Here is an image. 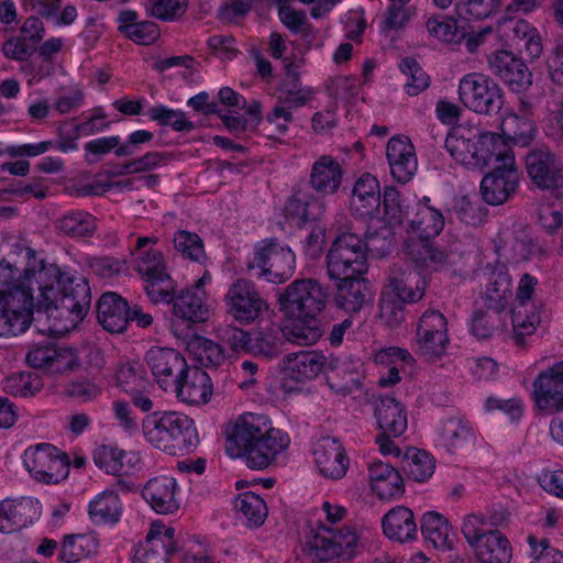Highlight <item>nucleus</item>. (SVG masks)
<instances>
[{
  "mask_svg": "<svg viewBox=\"0 0 563 563\" xmlns=\"http://www.w3.org/2000/svg\"><path fill=\"white\" fill-rule=\"evenodd\" d=\"M280 374L283 376L282 387L285 391L290 393L297 390L299 385H303L317 379L320 375L331 369L333 376L329 377L330 384L333 383L334 376H339L341 372L346 375V382L339 389L347 390L356 383V374L346 372L344 365H333L328 356L318 350H301L298 352L287 353L279 363Z\"/></svg>",
  "mask_w": 563,
  "mask_h": 563,
  "instance_id": "obj_7",
  "label": "nucleus"
},
{
  "mask_svg": "<svg viewBox=\"0 0 563 563\" xmlns=\"http://www.w3.org/2000/svg\"><path fill=\"white\" fill-rule=\"evenodd\" d=\"M501 7V0H457L456 15L464 21H479L489 18Z\"/></svg>",
  "mask_w": 563,
  "mask_h": 563,
  "instance_id": "obj_53",
  "label": "nucleus"
},
{
  "mask_svg": "<svg viewBox=\"0 0 563 563\" xmlns=\"http://www.w3.org/2000/svg\"><path fill=\"white\" fill-rule=\"evenodd\" d=\"M3 388L8 394L14 397L27 398L42 390L43 382L35 373L20 372L7 377Z\"/></svg>",
  "mask_w": 563,
  "mask_h": 563,
  "instance_id": "obj_50",
  "label": "nucleus"
},
{
  "mask_svg": "<svg viewBox=\"0 0 563 563\" xmlns=\"http://www.w3.org/2000/svg\"><path fill=\"white\" fill-rule=\"evenodd\" d=\"M483 298L492 309H503L512 297V283L505 266L497 265L487 273Z\"/></svg>",
  "mask_w": 563,
  "mask_h": 563,
  "instance_id": "obj_38",
  "label": "nucleus"
},
{
  "mask_svg": "<svg viewBox=\"0 0 563 563\" xmlns=\"http://www.w3.org/2000/svg\"><path fill=\"white\" fill-rule=\"evenodd\" d=\"M212 280L211 274L205 271L202 276L190 288L183 289L173 300L174 318L190 328L205 323L210 319L211 307L208 294L203 289Z\"/></svg>",
  "mask_w": 563,
  "mask_h": 563,
  "instance_id": "obj_17",
  "label": "nucleus"
},
{
  "mask_svg": "<svg viewBox=\"0 0 563 563\" xmlns=\"http://www.w3.org/2000/svg\"><path fill=\"white\" fill-rule=\"evenodd\" d=\"M437 435L438 443L450 453L474 448L478 439L473 424L461 415L440 421Z\"/></svg>",
  "mask_w": 563,
  "mask_h": 563,
  "instance_id": "obj_27",
  "label": "nucleus"
},
{
  "mask_svg": "<svg viewBox=\"0 0 563 563\" xmlns=\"http://www.w3.org/2000/svg\"><path fill=\"white\" fill-rule=\"evenodd\" d=\"M374 239L367 242L354 233H343L331 244L327 254L330 279L364 276L367 272L366 254L373 249Z\"/></svg>",
  "mask_w": 563,
  "mask_h": 563,
  "instance_id": "obj_8",
  "label": "nucleus"
},
{
  "mask_svg": "<svg viewBox=\"0 0 563 563\" xmlns=\"http://www.w3.org/2000/svg\"><path fill=\"white\" fill-rule=\"evenodd\" d=\"M383 197L380 184L376 176L364 173L354 183L350 199L352 213L360 218L373 219L379 213Z\"/></svg>",
  "mask_w": 563,
  "mask_h": 563,
  "instance_id": "obj_30",
  "label": "nucleus"
},
{
  "mask_svg": "<svg viewBox=\"0 0 563 563\" xmlns=\"http://www.w3.org/2000/svg\"><path fill=\"white\" fill-rule=\"evenodd\" d=\"M444 145L452 159L470 170L482 172L500 157L499 154H505V145L497 132L481 125L453 126Z\"/></svg>",
  "mask_w": 563,
  "mask_h": 563,
  "instance_id": "obj_4",
  "label": "nucleus"
},
{
  "mask_svg": "<svg viewBox=\"0 0 563 563\" xmlns=\"http://www.w3.org/2000/svg\"><path fill=\"white\" fill-rule=\"evenodd\" d=\"M382 530L394 542L407 543L418 537V527L413 511L405 506H395L382 518Z\"/></svg>",
  "mask_w": 563,
  "mask_h": 563,
  "instance_id": "obj_32",
  "label": "nucleus"
},
{
  "mask_svg": "<svg viewBox=\"0 0 563 563\" xmlns=\"http://www.w3.org/2000/svg\"><path fill=\"white\" fill-rule=\"evenodd\" d=\"M176 386L169 391L186 404L200 406L210 401L213 395V385L210 376L199 367L186 366V371L177 379Z\"/></svg>",
  "mask_w": 563,
  "mask_h": 563,
  "instance_id": "obj_28",
  "label": "nucleus"
},
{
  "mask_svg": "<svg viewBox=\"0 0 563 563\" xmlns=\"http://www.w3.org/2000/svg\"><path fill=\"white\" fill-rule=\"evenodd\" d=\"M488 64L490 70L512 91H525L532 84V74L527 65L509 51H496Z\"/></svg>",
  "mask_w": 563,
  "mask_h": 563,
  "instance_id": "obj_26",
  "label": "nucleus"
},
{
  "mask_svg": "<svg viewBox=\"0 0 563 563\" xmlns=\"http://www.w3.org/2000/svg\"><path fill=\"white\" fill-rule=\"evenodd\" d=\"M416 352L429 363L441 360L450 345L448 320L438 310H426L416 329Z\"/></svg>",
  "mask_w": 563,
  "mask_h": 563,
  "instance_id": "obj_12",
  "label": "nucleus"
},
{
  "mask_svg": "<svg viewBox=\"0 0 563 563\" xmlns=\"http://www.w3.org/2000/svg\"><path fill=\"white\" fill-rule=\"evenodd\" d=\"M504 91L490 77L471 73L464 75L459 82V99L470 111L493 115L504 106Z\"/></svg>",
  "mask_w": 563,
  "mask_h": 563,
  "instance_id": "obj_11",
  "label": "nucleus"
},
{
  "mask_svg": "<svg viewBox=\"0 0 563 563\" xmlns=\"http://www.w3.org/2000/svg\"><path fill=\"white\" fill-rule=\"evenodd\" d=\"M444 227L442 213L424 202L416 207L408 219L407 239L402 253L421 268H438L444 262V254L432 247L431 240Z\"/></svg>",
  "mask_w": 563,
  "mask_h": 563,
  "instance_id": "obj_6",
  "label": "nucleus"
},
{
  "mask_svg": "<svg viewBox=\"0 0 563 563\" xmlns=\"http://www.w3.org/2000/svg\"><path fill=\"white\" fill-rule=\"evenodd\" d=\"M461 531L466 542L472 548L475 543L479 542L483 537L496 530L488 527V522L484 516L470 514L463 519Z\"/></svg>",
  "mask_w": 563,
  "mask_h": 563,
  "instance_id": "obj_64",
  "label": "nucleus"
},
{
  "mask_svg": "<svg viewBox=\"0 0 563 563\" xmlns=\"http://www.w3.org/2000/svg\"><path fill=\"white\" fill-rule=\"evenodd\" d=\"M343 175L342 163L336 157L324 154L312 163L309 184L316 192L322 196H331L341 188Z\"/></svg>",
  "mask_w": 563,
  "mask_h": 563,
  "instance_id": "obj_31",
  "label": "nucleus"
},
{
  "mask_svg": "<svg viewBox=\"0 0 563 563\" xmlns=\"http://www.w3.org/2000/svg\"><path fill=\"white\" fill-rule=\"evenodd\" d=\"M42 505L34 497L5 498L0 501V532L24 529L40 519Z\"/></svg>",
  "mask_w": 563,
  "mask_h": 563,
  "instance_id": "obj_23",
  "label": "nucleus"
},
{
  "mask_svg": "<svg viewBox=\"0 0 563 563\" xmlns=\"http://www.w3.org/2000/svg\"><path fill=\"white\" fill-rule=\"evenodd\" d=\"M386 158L394 180L407 184L413 178L418 169V158L408 136L397 134L390 137L386 145Z\"/></svg>",
  "mask_w": 563,
  "mask_h": 563,
  "instance_id": "obj_25",
  "label": "nucleus"
},
{
  "mask_svg": "<svg viewBox=\"0 0 563 563\" xmlns=\"http://www.w3.org/2000/svg\"><path fill=\"white\" fill-rule=\"evenodd\" d=\"M378 428L386 434L400 437L408 428V410L394 397H383L375 406Z\"/></svg>",
  "mask_w": 563,
  "mask_h": 563,
  "instance_id": "obj_34",
  "label": "nucleus"
},
{
  "mask_svg": "<svg viewBox=\"0 0 563 563\" xmlns=\"http://www.w3.org/2000/svg\"><path fill=\"white\" fill-rule=\"evenodd\" d=\"M499 155L500 157L489 166L492 170L481 181L483 199L493 206L506 202L519 186V173L515 155L507 153Z\"/></svg>",
  "mask_w": 563,
  "mask_h": 563,
  "instance_id": "obj_14",
  "label": "nucleus"
},
{
  "mask_svg": "<svg viewBox=\"0 0 563 563\" xmlns=\"http://www.w3.org/2000/svg\"><path fill=\"white\" fill-rule=\"evenodd\" d=\"M530 563H563V553L552 547L547 539L528 537Z\"/></svg>",
  "mask_w": 563,
  "mask_h": 563,
  "instance_id": "obj_63",
  "label": "nucleus"
},
{
  "mask_svg": "<svg viewBox=\"0 0 563 563\" xmlns=\"http://www.w3.org/2000/svg\"><path fill=\"white\" fill-rule=\"evenodd\" d=\"M152 549L166 550L167 553L176 552L175 530L161 520L151 523L146 539L142 544Z\"/></svg>",
  "mask_w": 563,
  "mask_h": 563,
  "instance_id": "obj_57",
  "label": "nucleus"
},
{
  "mask_svg": "<svg viewBox=\"0 0 563 563\" xmlns=\"http://www.w3.org/2000/svg\"><path fill=\"white\" fill-rule=\"evenodd\" d=\"M22 461L31 477L41 483L57 484L69 473L67 456L49 443L26 448Z\"/></svg>",
  "mask_w": 563,
  "mask_h": 563,
  "instance_id": "obj_13",
  "label": "nucleus"
},
{
  "mask_svg": "<svg viewBox=\"0 0 563 563\" xmlns=\"http://www.w3.org/2000/svg\"><path fill=\"white\" fill-rule=\"evenodd\" d=\"M145 362L154 379L165 391L176 386L177 379L188 365L179 352L161 346H152L146 352Z\"/></svg>",
  "mask_w": 563,
  "mask_h": 563,
  "instance_id": "obj_21",
  "label": "nucleus"
},
{
  "mask_svg": "<svg viewBox=\"0 0 563 563\" xmlns=\"http://www.w3.org/2000/svg\"><path fill=\"white\" fill-rule=\"evenodd\" d=\"M147 115L159 125L170 126L177 132H187L194 129L192 122L187 119L184 111L170 109L163 104L152 107Z\"/></svg>",
  "mask_w": 563,
  "mask_h": 563,
  "instance_id": "obj_55",
  "label": "nucleus"
},
{
  "mask_svg": "<svg viewBox=\"0 0 563 563\" xmlns=\"http://www.w3.org/2000/svg\"><path fill=\"white\" fill-rule=\"evenodd\" d=\"M144 290L153 303H169L175 298L176 284L165 272L142 278Z\"/></svg>",
  "mask_w": 563,
  "mask_h": 563,
  "instance_id": "obj_51",
  "label": "nucleus"
},
{
  "mask_svg": "<svg viewBox=\"0 0 563 563\" xmlns=\"http://www.w3.org/2000/svg\"><path fill=\"white\" fill-rule=\"evenodd\" d=\"M529 178L538 188L563 199V165L548 150H533L526 157Z\"/></svg>",
  "mask_w": 563,
  "mask_h": 563,
  "instance_id": "obj_20",
  "label": "nucleus"
},
{
  "mask_svg": "<svg viewBox=\"0 0 563 563\" xmlns=\"http://www.w3.org/2000/svg\"><path fill=\"white\" fill-rule=\"evenodd\" d=\"M188 7L187 0H147L146 12L162 21L173 22L180 19Z\"/></svg>",
  "mask_w": 563,
  "mask_h": 563,
  "instance_id": "obj_59",
  "label": "nucleus"
},
{
  "mask_svg": "<svg viewBox=\"0 0 563 563\" xmlns=\"http://www.w3.org/2000/svg\"><path fill=\"white\" fill-rule=\"evenodd\" d=\"M335 303L346 312H357L365 302L367 284L364 276L336 279Z\"/></svg>",
  "mask_w": 563,
  "mask_h": 563,
  "instance_id": "obj_41",
  "label": "nucleus"
},
{
  "mask_svg": "<svg viewBox=\"0 0 563 563\" xmlns=\"http://www.w3.org/2000/svg\"><path fill=\"white\" fill-rule=\"evenodd\" d=\"M224 437L227 454L242 459L256 471L272 465L290 444L289 435L275 428L267 416L254 412H244L228 422Z\"/></svg>",
  "mask_w": 563,
  "mask_h": 563,
  "instance_id": "obj_2",
  "label": "nucleus"
},
{
  "mask_svg": "<svg viewBox=\"0 0 563 563\" xmlns=\"http://www.w3.org/2000/svg\"><path fill=\"white\" fill-rule=\"evenodd\" d=\"M168 155L163 152H147L143 156L125 163L122 166L120 175L151 172L162 166H165L168 163Z\"/></svg>",
  "mask_w": 563,
  "mask_h": 563,
  "instance_id": "obj_62",
  "label": "nucleus"
},
{
  "mask_svg": "<svg viewBox=\"0 0 563 563\" xmlns=\"http://www.w3.org/2000/svg\"><path fill=\"white\" fill-rule=\"evenodd\" d=\"M142 434L153 448L169 455L191 452L199 443L195 421L177 411H154L142 420Z\"/></svg>",
  "mask_w": 563,
  "mask_h": 563,
  "instance_id": "obj_5",
  "label": "nucleus"
},
{
  "mask_svg": "<svg viewBox=\"0 0 563 563\" xmlns=\"http://www.w3.org/2000/svg\"><path fill=\"white\" fill-rule=\"evenodd\" d=\"M328 292L316 279H296L278 297L279 310L286 318L285 338L297 345H313L324 333L320 314L325 309Z\"/></svg>",
  "mask_w": 563,
  "mask_h": 563,
  "instance_id": "obj_3",
  "label": "nucleus"
},
{
  "mask_svg": "<svg viewBox=\"0 0 563 563\" xmlns=\"http://www.w3.org/2000/svg\"><path fill=\"white\" fill-rule=\"evenodd\" d=\"M99 539L93 533L66 537L59 551V559L65 563H76L96 554Z\"/></svg>",
  "mask_w": 563,
  "mask_h": 563,
  "instance_id": "obj_45",
  "label": "nucleus"
},
{
  "mask_svg": "<svg viewBox=\"0 0 563 563\" xmlns=\"http://www.w3.org/2000/svg\"><path fill=\"white\" fill-rule=\"evenodd\" d=\"M417 9L413 5L388 3L382 21L383 31L404 30L416 15Z\"/></svg>",
  "mask_w": 563,
  "mask_h": 563,
  "instance_id": "obj_60",
  "label": "nucleus"
},
{
  "mask_svg": "<svg viewBox=\"0 0 563 563\" xmlns=\"http://www.w3.org/2000/svg\"><path fill=\"white\" fill-rule=\"evenodd\" d=\"M318 473L331 481L343 478L350 467V459L341 441L325 437L319 440L312 450Z\"/></svg>",
  "mask_w": 563,
  "mask_h": 563,
  "instance_id": "obj_22",
  "label": "nucleus"
},
{
  "mask_svg": "<svg viewBox=\"0 0 563 563\" xmlns=\"http://www.w3.org/2000/svg\"><path fill=\"white\" fill-rule=\"evenodd\" d=\"M58 228L73 238L90 236L97 229V220L86 211H74L58 220Z\"/></svg>",
  "mask_w": 563,
  "mask_h": 563,
  "instance_id": "obj_49",
  "label": "nucleus"
},
{
  "mask_svg": "<svg viewBox=\"0 0 563 563\" xmlns=\"http://www.w3.org/2000/svg\"><path fill=\"white\" fill-rule=\"evenodd\" d=\"M408 476L418 482L424 483L431 478L435 471V460L427 451L409 449L406 453Z\"/></svg>",
  "mask_w": 563,
  "mask_h": 563,
  "instance_id": "obj_52",
  "label": "nucleus"
},
{
  "mask_svg": "<svg viewBox=\"0 0 563 563\" xmlns=\"http://www.w3.org/2000/svg\"><path fill=\"white\" fill-rule=\"evenodd\" d=\"M399 69L407 77L405 91L409 96H417L429 87V76L415 58H402L399 63Z\"/></svg>",
  "mask_w": 563,
  "mask_h": 563,
  "instance_id": "obj_56",
  "label": "nucleus"
},
{
  "mask_svg": "<svg viewBox=\"0 0 563 563\" xmlns=\"http://www.w3.org/2000/svg\"><path fill=\"white\" fill-rule=\"evenodd\" d=\"M472 550L479 563H509L512 556L510 542L498 530L483 537Z\"/></svg>",
  "mask_w": 563,
  "mask_h": 563,
  "instance_id": "obj_40",
  "label": "nucleus"
},
{
  "mask_svg": "<svg viewBox=\"0 0 563 563\" xmlns=\"http://www.w3.org/2000/svg\"><path fill=\"white\" fill-rule=\"evenodd\" d=\"M371 492L380 500L391 501L402 497L405 483L398 470L382 461H374L367 468Z\"/></svg>",
  "mask_w": 563,
  "mask_h": 563,
  "instance_id": "obj_29",
  "label": "nucleus"
},
{
  "mask_svg": "<svg viewBox=\"0 0 563 563\" xmlns=\"http://www.w3.org/2000/svg\"><path fill=\"white\" fill-rule=\"evenodd\" d=\"M174 250L184 258L200 262L206 257L202 239L195 232L178 230L173 236Z\"/></svg>",
  "mask_w": 563,
  "mask_h": 563,
  "instance_id": "obj_54",
  "label": "nucleus"
},
{
  "mask_svg": "<svg viewBox=\"0 0 563 563\" xmlns=\"http://www.w3.org/2000/svg\"><path fill=\"white\" fill-rule=\"evenodd\" d=\"M227 312L238 323L249 325L268 310L266 300L255 285L246 279H238L224 295Z\"/></svg>",
  "mask_w": 563,
  "mask_h": 563,
  "instance_id": "obj_15",
  "label": "nucleus"
},
{
  "mask_svg": "<svg viewBox=\"0 0 563 563\" xmlns=\"http://www.w3.org/2000/svg\"><path fill=\"white\" fill-rule=\"evenodd\" d=\"M514 45L530 59L539 58L543 52L542 38L538 30L527 22L519 20L512 26Z\"/></svg>",
  "mask_w": 563,
  "mask_h": 563,
  "instance_id": "obj_46",
  "label": "nucleus"
},
{
  "mask_svg": "<svg viewBox=\"0 0 563 563\" xmlns=\"http://www.w3.org/2000/svg\"><path fill=\"white\" fill-rule=\"evenodd\" d=\"M324 212V206L319 198L310 194L297 192L286 206V217L301 225L317 222Z\"/></svg>",
  "mask_w": 563,
  "mask_h": 563,
  "instance_id": "obj_43",
  "label": "nucleus"
},
{
  "mask_svg": "<svg viewBox=\"0 0 563 563\" xmlns=\"http://www.w3.org/2000/svg\"><path fill=\"white\" fill-rule=\"evenodd\" d=\"M360 544L358 531L349 526L328 527L319 521L306 536L305 548L311 556L323 562L339 556H352Z\"/></svg>",
  "mask_w": 563,
  "mask_h": 563,
  "instance_id": "obj_10",
  "label": "nucleus"
},
{
  "mask_svg": "<svg viewBox=\"0 0 563 563\" xmlns=\"http://www.w3.org/2000/svg\"><path fill=\"white\" fill-rule=\"evenodd\" d=\"M88 515L95 525H115L122 515V503L119 494L106 489L97 494L88 504Z\"/></svg>",
  "mask_w": 563,
  "mask_h": 563,
  "instance_id": "obj_39",
  "label": "nucleus"
},
{
  "mask_svg": "<svg viewBox=\"0 0 563 563\" xmlns=\"http://www.w3.org/2000/svg\"><path fill=\"white\" fill-rule=\"evenodd\" d=\"M397 296L382 288L379 298V318L388 327L395 328L405 321V305Z\"/></svg>",
  "mask_w": 563,
  "mask_h": 563,
  "instance_id": "obj_58",
  "label": "nucleus"
},
{
  "mask_svg": "<svg viewBox=\"0 0 563 563\" xmlns=\"http://www.w3.org/2000/svg\"><path fill=\"white\" fill-rule=\"evenodd\" d=\"M187 351L201 366H217L224 360L221 346L201 335L192 336L187 343Z\"/></svg>",
  "mask_w": 563,
  "mask_h": 563,
  "instance_id": "obj_48",
  "label": "nucleus"
},
{
  "mask_svg": "<svg viewBox=\"0 0 563 563\" xmlns=\"http://www.w3.org/2000/svg\"><path fill=\"white\" fill-rule=\"evenodd\" d=\"M420 529L426 541L435 549L450 551L455 543V534L449 520L437 511H427L420 520Z\"/></svg>",
  "mask_w": 563,
  "mask_h": 563,
  "instance_id": "obj_37",
  "label": "nucleus"
},
{
  "mask_svg": "<svg viewBox=\"0 0 563 563\" xmlns=\"http://www.w3.org/2000/svg\"><path fill=\"white\" fill-rule=\"evenodd\" d=\"M406 262L396 263L389 271L383 289L397 296L405 302L415 303L420 301L427 288L424 273L435 271L437 268L418 267L405 254Z\"/></svg>",
  "mask_w": 563,
  "mask_h": 563,
  "instance_id": "obj_16",
  "label": "nucleus"
},
{
  "mask_svg": "<svg viewBox=\"0 0 563 563\" xmlns=\"http://www.w3.org/2000/svg\"><path fill=\"white\" fill-rule=\"evenodd\" d=\"M408 200L393 186H388L383 191L379 206V213H376L382 222L388 227H395L402 223L409 216Z\"/></svg>",
  "mask_w": 563,
  "mask_h": 563,
  "instance_id": "obj_44",
  "label": "nucleus"
},
{
  "mask_svg": "<svg viewBox=\"0 0 563 563\" xmlns=\"http://www.w3.org/2000/svg\"><path fill=\"white\" fill-rule=\"evenodd\" d=\"M98 320L104 330L120 333L125 330L128 318V303L114 292L103 294L98 301Z\"/></svg>",
  "mask_w": 563,
  "mask_h": 563,
  "instance_id": "obj_36",
  "label": "nucleus"
},
{
  "mask_svg": "<svg viewBox=\"0 0 563 563\" xmlns=\"http://www.w3.org/2000/svg\"><path fill=\"white\" fill-rule=\"evenodd\" d=\"M540 322V312L534 306H516L512 311V338L516 344L525 345L526 338L537 331Z\"/></svg>",
  "mask_w": 563,
  "mask_h": 563,
  "instance_id": "obj_47",
  "label": "nucleus"
},
{
  "mask_svg": "<svg viewBox=\"0 0 563 563\" xmlns=\"http://www.w3.org/2000/svg\"><path fill=\"white\" fill-rule=\"evenodd\" d=\"M538 134V126L532 113L525 108L515 111L506 109L499 117L498 132L505 145L504 153L515 155L512 146H529Z\"/></svg>",
  "mask_w": 563,
  "mask_h": 563,
  "instance_id": "obj_18",
  "label": "nucleus"
},
{
  "mask_svg": "<svg viewBox=\"0 0 563 563\" xmlns=\"http://www.w3.org/2000/svg\"><path fill=\"white\" fill-rule=\"evenodd\" d=\"M531 398L545 415L563 411V361L538 373L532 383Z\"/></svg>",
  "mask_w": 563,
  "mask_h": 563,
  "instance_id": "obj_19",
  "label": "nucleus"
},
{
  "mask_svg": "<svg viewBox=\"0 0 563 563\" xmlns=\"http://www.w3.org/2000/svg\"><path fill=\"white\" fill-rule=\"evenodd\" d=\"M234 510L249 528L261 527L268 515L265 500L252 492H243L235 496L233 501Z\"/></svg>",
  "mask_w": 563,
  "mask_h": 563,
  "instance_id": "obj_42",
  "label": "nucleus"
},
{
  "mask_svg": "<svg viewBox=\"0 0 563 563\" xmlns=\"http://www.w3.org/2000/svg\"><path fill=\"white\" fill-rule=\"evenodd\" d=\"M426 27L429 35L440 42L457 43L461 38L455 20L449 16H432Z\"/></svg>",
  "mask_w": 563,
  "mask_h": 563,
  "instance_id": "obj_61",
  "label": "nucleus"
},
{
  "mask_svg": "<svg viewBox=\"0 0 563 563\" xmlns=\"http://www.w3.org/2000/svg\"><path fill=\"white\" fill-rule=\"evenodd\" d=\"M142 496L157 514L170 515L181 505V488L175 477L157 475L146 482Z\"/></svg>",
  "mask_w": 563,
  "mask_h": 563,
  "instance_id": "obj_24",
  "label": "nucleus"
},
{
  "mask_svg": "<svg viewBox=\"0 0 563 563\" xmlns=\"http://www.w3.org/2000/svg\"><path fill=\"white\" fill-rule=\"evenodd\" d=\"M157 242L156 236L136 238L131 255L134 268L142 278L167 272L165 257L156 247Z\"/></svg>",
  "mask_w": 563,
  "mask_h": 563,
  "instance_id": "obj_33",
  "label": "nucleus"
},
{
  "mask_svg": "<svg viewBox=\"0 0 563 563\" xmlns=\"http://www.w3.org/2000/svg\"><path fill=\"white\" fill-rule=\"evenodd\" d=\"M20 266L0 261V336L25 332L33 320V287L37 285L41 332L65 335L87 316L91 296L85 278L45 265L29 247L20 252Z\"/></svg>",
  "mask_w": 563,
  "mask_h": 563,
  "instance_id": "obj_1",
  "label": "nucleus"
},
{
  "mask_svg": "<svg viewBox=\"0 0 563 563\" xmlns=\"http://www.w3.org/2000/svg\"><path fill=\"white\" fill-rule=\"evenodd\" d=\"M93 462L108 474L125 475L139 463V455L114 444H101L93 451Z\"/></svg>",
  "mask_w": 563,
  "mask_h": 563,
  "instance_id": "obj_35",
  "label": "nucleus"
},
{
  "mask_svg": "<svg viewBox=\"0 0 563 563\" xmlns=\"http://www.w3.org/2000/svg\"><path fill=\"white\" fill-rule=\"evenodd\" d=\"M296 267V256L291 249L276 240L257 242L246 258L247 271L257 278L271 283L289 279Z\"/></svg>",
  "mask_w": 563,
  "mask_h": 563,
  "instance_id": "obj_9",
  "label": "nucleus"
}]
</instances>
